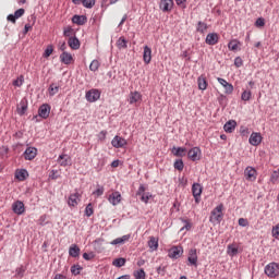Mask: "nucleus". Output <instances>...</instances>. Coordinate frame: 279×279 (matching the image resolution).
Instances as JSON below:
<instances>
[{
    "mask_svg": "<svg viewBox=\"0 0 279 279\" xmlns=\"http://www.w3.org/2000/svg\"><path fill=\"white\" fill-rule=\"evenodd\" d=\"M82 271V266L80 265H74L71 267V272L73 276H80V272Z\"/></svg>",
    "mask_w": 279,
    "mask_h": 279,
    "instance_id": "nucleus-43",
    "label": "nucleus"
},
{
    "mask_svg": "<svg viewBox=\"0 0 279 279\" xmlns=\"http://www.w3.org/2000/svg\"><path fill=\"white\" fill-rule=\"evenodd\" d=\"M57 161L61 167H69L71 165V156L66 154L60 155Z\"/></svg>",
    "mask_w": 279,
    "mask_h": 279,
    "instance_id": "nucleus-18",
    "label": "nucleus"
},
{
    "mask_svg": "<svg viewBox=\"0 0 279 279\" xmlns=\"http://www.w3.org/2000/svg\"><path fill=\"white\" fill-rule=\"evenodd\" d=\"M222 219H223V205L220 204L216 208H214V210L211 211L209 221L211 223H221Z\"/></svg>",
    "mask_w": 279,
    "mask_h": 279,
    "instance_id": "nucleus-1",
    "label": "nucleus"
},
{
    "mask_svg": "<svg viewBox=\"0 0 279 279\" xmlns=\"http://www.w3.org/2000/svg\"><path fill=\"white\" fill-rule=\"evenodd\" d=\"M23 14H25V9H19L14 12L15 19H21V16H23Z\"/></svg>",
    "mask_w": 279,
    "mask_h": 279,
    "instance_id": "nucleus-53",
    "label": "nucleus"
},
{
    "mask_svg": "<svg viewBox=\"0 0 279 279\" xmlns=\"http://www.w3.org/2000/svg\"><path fill=\"white\" fill-rule=\"evenodd\" d=\"M197 84H198L199 90H206V88H208V82L206 81V76L204 75H201L197 78Z\"/></svg>",
    "mask_w": 279,
    "mask_h": 279,
    "instance_id": "nucleus-27",
    "label": "nucleus"
},
{
    "mask_svg": "<svg viewBox=\"0 0 279 279\" xmlns=\"http://www.w3.org/2000/svg\"><path fill=\"white\" fill-rule=\"evenodd\" d=\"M206 45H217L219 43V35L217 33H209L205 39Z\"/></svg>",
    "mask_w": 279,
    "mask_h": 279,
    "instance_id": "nucleus-16",
    "label": "nucleus"
},
{
    "mask_svg": "<svg viewBox=\"0 0 279 279\" xmlns=\"http://www.w3.org/2000/svg\"><path fill=\"white\" fill-rule=\"evenodd\" d=\"M199 154H202V149L199 147H193L189 150L187 157L190 160H193L195 162L196 160H199Z\"/></svg>",
    "mask_w": 279,
    "mask_h": 279,
    "instance_id": "nucleus-11",
    "label": "nucleus"
},
{
    "mask_svg": "<svg viewBox=\"0 0 279 279\" xmlns=\"http://www.w3.org/2000/svg\"><path fill=\"white\" fill-rule=\"evenodd\" d=\"M68 45L71 49L77 50L80 49V39H77V37H70Z\"/></svg>",
    "mask_w": 279,
    "mask_h": 279,
    "instance_id": "nucleus-26",
    "label": "nucleus"
},
{
    "mask_svg": "<svg viewBox=\"0 0 279 279\" xmlns=\"http://www.w3.org/2000/svg\"><path fill=\"white\" fill-rule=\"evenodd\" d=\"M85 97H86L87 101L93 104L101 97V93H99L98 89H92L86 93Z\"/></svg>",
    "mask_w": 279,
    "mask_h": 279,
    "instance_id": "nucleus-5",
    "label": "nucleus"
},
{
    "mask_svg": "<svg viewBox=\"0 0 279 279\" xmlns=\"http://www.w3.org/2000/svg\"><path fill=\"white\" fill-rule=\"evenodd\" d=\"M29 29H32V24H25L24 34H27V32H29Z\"/></svg>",
    "mask_w": 279,
    "mask_h": 279,
    "instance_id": "nucleus-61",
    "label": "nucleus"
},
{
    "mask_svg": "<svg viewBox=\"0 0 279 279\" xmlns=\"http://www.w3.org/2000/svg\"><path fill=\"white\" fill-rule=\"evenodd\" d=\"M101 63L98 60H93L89 64V71H98Z\"/></svg>",
    "mask_w": 279,
    "mask_h": 279,
    "instance_id": "nucleus-39",
    "label": "nucleus"
},
{
    "mask_svg": "<svg viewBox=\"0 0 279 279\" xmlns=\"http://www.w3.org/2000/svg\"><path fill=\"white\" fill-rule=\"evenodd\" d=\"M53 279H66V276L58 274Z\"/></svg>",
    "mask_w": 279,
    "mask_h": 279,
    "instance_id": "nucleus-64",
    "label": "nucleus"
},
{
    "mask_svg": "<svg viewBox=\"0 0 279 279\" xmlns=\"http://www.w3.org/2000/svg\"><path fill=\"white\" fill-rule=\"evenodd\" d=\"M38 156V149L36 147H27L24 151L25 160H34Z\"/></svg>",
    "mask_w": 279,
    "mask_h": 279,
    "instance_id": "nucleus-9",
    "label": "nucleus"
},
{
    "mask_svg": "<svg viewBox=\"0 0 279 279\" xmlns=\"http://www.w3.org/2000/svg\"><path fill=\"white\" fill-rule=\"evenodd\" d=\"M109 203L112 204V206H118V204H121V193L113 192L109 195Z\"/></svg>",
    "mask_w": 279,
    "mask_h": 279,
    "instance_id": "nucleus-19",
    "label": "nucleus"
},
{
    "mask_svg": "<svg viewBox=\"0 0 279 279\" xmlns=\"http://www.w3.org/2000/svg\"><path fill=\"white\" fill-rule=\"evenodd\" d=\"M60 60L63 64H71L73 62V56L69 52H63L60 54Z\"/></svg>",
    "mask_w": 279,
    "mask_h": 279,
    "instance_id": "nucleus-25",
    "label": "nucleus"
},
{
    "mask_svg": "<svg viewBox=\"0 0 279 279\" xmlns=\"http://www.w3.org/2000/svg\"><path fill=\"white\" fill-rule=\"evenodd\" d=\"M234 65L239 69L241 66H243V59H241V57H238L234 59Z\"/></svg>",
    "mask_w": 279,
    "mask_h": 279,
    "instance_id": "nucleus-55",
    "label": "nucleus"
},
{
    "mask_svg": "<svg viewBox=\"0 0 279 279\" xmlns=\"http://www.w3.org/2000/svg\"><path fill=\"white\" fill-rule=\"evenodd\" d=\"M72 23L75 25H85L86 24V16L84 15H74L72 17Z\"/></svg>",
    "mask_w": 279,
    "mask_h": 279,
    "instance_id": "nucleus-29",
    "label": "nucleus"
},
{
    "mask_svg": "<svg viewBox=\"0 0 279 279\" xmlns=\"http://www.w3.org/2000/svg\"><path fill=\"white\" fill-rule=\"evenodd\" d=\"M174 169H177V171H183L184 170V161H182V159L175 160Z\"/></svg>",
    "mask_w": 279,
    "mask_h": 279,
    "instance_id": "nucleus-37",
    "label": "nucleus"
},
{
    "mask_svg": "<svg viewBox=\"0 0 279 279\" xmlns=\"http://www.w3.org/2000/svg\"><path fill=\"white\" fill-rule=\"evenodd\" d=\"M125 21H128V15H123L121 22L119 23V27H121V25H123V23H125Z\"/></svg>",
    "mask_w": 279,
    "mask_h": 279,
    "instance_id": "nucleus-63",
    "label": "nucleus"
},
{
    "mask_svg": "<svg viewBox=\"0 0 279 279\" xmlns=\"http://www.w3.org/2000/svg\"><path fill=\"white\" fill-rule=\"evenodd\" d=\"M8 21H10L11 23H16V15L14 14H9L7 17Z\"/></svg>",
    "mask_w": 279,
    "mask_h": 279,
    "instance_id": "nucleus-58",
    "label": "nucleus"
},
{
    "mask_svg": "<svg viewBox=\"0 0 279 279\" xmlns=\"http://www.w3.org/2000/svg\"><path fill=\"white\" fill-rule=\"evenodd\" d=\"M71 32H73L72 28H65V29L63 31V36H65V37L71 36Z\"/></svg>",
    "mask_w": 279,
    "mask_h": 279,
    "instance_id": "nucleus-60",
    "label": "nucleus"
},
{
    "mask_svg": "<svg viewBox=\"0 0 279 279\" xmlns=\"http://www.w3.org/2000/svg\"><path fill=\"white\" fill-rule=\"evenodd\" d=\"M77 199H80V193H74L69 196L68 204L69 206L75 207L77 206Z\"/></svg>",
    "mask_w": 279,
    "mask_h": 279,
    "instance_id": "nucleus-28",
    "label": "nucleus"
},
{
    "mask_svg": "<svg viewBox=\"0 0 279 279\" xmlns=\"http://www.w3.org/2000/svg\"><path fill=\"white\" fill-rule=\"evenodd\" d=\"M244 175H245L246 180H248L250 182H254V180H256V169H254L252 167H247L244 170Z\"/></svg>",
    "mask_w": 279,
    "mask_h": 279,
    "instance_id": "nucleus-15",
    "label": "nucleus"
},
{
    "mask_svg": "<svg viewBox=\"0 0 279 279\" xmlns=\"http://www.w3.org/2000/svg\"><path fill=\"white\" fill-rule=\"evenodd\" d=\"M13 86H17V87L23 86V76H20L19 78H16V80L13 82Z\"/></svg>",
    "mask_w": 279,
    "mask_h": 279,
    "instance_id": "nucleus-56",
    "label": "nucleus"
},
{
    "mask_svg": "<svg viewBox=\"0 0 279 279\" xmlns=\"http://www.w3.org/2000/svg\"><path fill=\"white\" fill-rule=\"evenodd\" d=\"M94 257H95V255H93V253H90V254L84 253V254H83V258H84L85 260H90V259H93Z\"/></svg>",
    "mask_w": 279,
    "mask_h": 279,
    "instance_id": "nucleus-57",
    "label": "nucleus"
},
{
    "mask_svg": "<svg viewBox=\"0 0 279 279\" xmlns=\"http://www.w3.org/2000/svg\"><path fill=\"white\" fill-rule=\"evenodd\" d=\"M16 110H17V114H20V117H23V114H25V112H27V98H23L20 101Z\"/></svg>",
    "mask_w": 279,
    "mask_h": 279,
    "instance_id": "nucleus-17",
    "label": "nucleus"
},
{
    "mask_svg": "<svg viewBox=\"0 0 279 279\" xmlns=\"http://www.w3.org/2000/svg\"><path fill=\"white\" fill-rule=\"evenodd\" d=\"M50 113H51V107L47 104L41 105L38 109V114L41 119H49Z\"/></svg>",
    "mask_w": 279,
    "mask_h": 279,
    "instance_id": "nucleus-7",
    "label": "nucleus"
},
{
    "mask_svg": "<svg viewBox=\"0 0 279 279\" xmlns=\"http://www.w3.org/2000/svg\"><path fill=\"white\" fill-rule=\"evenodd\" d=\"M173 156H177L179 158H184L186 156V148L184 147H173L172 148Z\"/></svg>",
    "mask_w": 279,
    "mask_h": 279,
    "instance_id": "nucleus-24",
    "label": "nucleus"
},
{
    "mask_svg": "<svg viewBox=\"0 0 279 279\" xmlns=\"http://www.w3.org/2000/svg\"><path fill=\"white\" fill-rule=\"evenodd\" d=\"M239 45L240 43L238 40H231L228 45V48L230 51H236V49H239Z\"/></svg>",
    "mask_w": 279,
    "mask_h": 279,
    "instance_id": "nucleus-40",
    "label": "nucleus"
},
{
    "mask_svg": "<svg viewBox=\"0 0 279 279\" xmlns=\"http://www.w3.org/2000/svg\"><path fill=\"white\" fill-rule=\"evenodd\" d=\"M58 90H60V87L50 85L49 93L51 96L57 95Z\"/></svg>",
    "mask_w": 279,
    "mask_h": 279,
    "instance_id": "nucleus-51",
    "label": "nucleus"
},
{
    "mask_svg": "<svg viewBox=\"0 0 279 279\" xmlns=\"http://www.w3.org/2000/svg\"><path fill=\"white\" fill-rule=\"evenodd\" d=\"M223 130H225V132H227L228 134H232L233 130H236V121H234V120H229V121L226 122V124L223 125Z\"/></svg>",
    "mask_w": 279,
    "mask_h": 279,
    "instance_id": "nucleus-22",
    "label": "nucleus"
},
{
    "mask_svg": "<svg viewBox=\"0 0 279 279\" xmlns=\"http://www.w3.org/2000/svg\"><path fill=\"white\" fill-rule=\"evenodd\" d=\"M148 247L151 250V252H156L158 250V239L150 236Z\"/></svg>",
    "mask_w": 279,
    "mask_h": 279,
    "instance_id": "nucleus-33",
    "label": "nucleus"
},
{
    "mask_svg": "<svg viewBox=\"0 0 279 279\" xmlns=\"http://www.w3.org/2000/svg\"><path fill=\"white\" fill-rule=\"evenodd\" d=\"M265 274L268 278H278L279 276V264L276 262L269 263L265 267Z\"/></svg>",
    "mask_w": 279,
    "mask_h": 279,
    "instance_id": "nucleus-2",
    "label": "nucleus"
},
{
    "mask_svg": "<svg viewBox=\"0 0 279 279\" xmlns=\"http://www.w3.org/2000/svg\"><path fill=\"white\" fill-rule=\"evenodd\" d=\"M242 101H250L252 99V92L251 90H244L241 96Z\"/></svg>",
    "mask_w": 279,
    "mask_h": 279,
    "instance_id": "nucleus-41",
    "label": "nucleus"
},
{
    "mask_svg": "<svg viewBox=\"0 0 279 279\" xmlns=\"http://www.w3.org/2000/svg\"><path fill=\"white\" fill-rule=\"evenodd\" d=\"M15 178L20 180V182H23L27 178V170L22 169L15 173Z\"/></svg>",
    "mask_w": 279,
    "mask_h": 279,
    "instance_id": "nucleus-34",
    "label": "nucleus"
},
{
    "mask_svg": "<svg viewBox=\"0 0 279 279\" xmlns=\"http://www.w3.org/2000/svg\"><path fill=\"white\" fill-rule=\"evenodd\" d=\"M279 180V170H275L272 173H271V177H270V182L272 184H276V182H278Z\"/></svg>",
    "mask_w": 279,
    "mask_h": 279,
    "instance_id": "nucleus-44",
    "label": "nucleus"
},
{
    "mask_svg": "<svg viewBox=\"0 0 279 279\" xmlns=\"http://www.w3.org/2000/svg\"><path fill=\"white\" fill-rule=\"evenodd\" d=\"M262 141L263 136H260V133H252L248 140L250 144L254 145L255 147L260 145Z\"/></svg>",
    "mask_w": 279,
    "mask_h": 279,
    "instance_id": "nucleus-20",
    "label": "nucleus"
},
{
    "mask_svg": "<svg viewBox=\"0 0 279 279\" xmlns=\"http://www.w3.org/2000/svg\"><path fill=\"white\" fill-rule=\"evenodd\" d=\"M112 265H114V267H123L125 265V258H117L113 260Z\"/></svg>",
    "mask_w": 279,
    "mask_h": 279,
    "instance_id": "nucleus-42",
    "label": "nucleus"
},
{
    "mask_svg": "<svg viewBox=\"0 0 279 279\" xmlns=\"http://www.w3.org/2000/svg\"><path fill=\"white\" fill-rule=\"evenodd\" d=\"M118 49H128V40L124 37H120L117 41Z\"/></svg>",
    "mask_w": 279,
    "mask_h": 279,
    "instance_id": "nucleus-35",
    "label": "nucleus"
},
{
    "mask_svg": "<svg viewBox=\"0 0 279 279\" xmlns=\"http://www.w3.org/2000/svg\"><path fill=\"white\" fill-rule=\"evenodd\" d=\"M12 210L15 213V215H23L25 213V204H23L21 201H17L13 203Z\"/></svg>",
    "mask_w": 279,
    "mask_h": 279,
    "instance_id": "nucleus-14",
    "label": "nucleus"
},
{
    "mask_svg": "<svg viewBox=\"0 0 279 279\" xmlns=\"http://www.w3.org/2000/svg\"><path fill=\"white\" fill-rule=\"evenodd\" d=\"M143 99V95L138 92H131L129 95V104H138Z\"/></svg>",
    "mask_w": 279,
    "mask_h": 279,
    "instance_id": "nucleus-21",
    "label": "nucleus"
},
{
    "mask_svg": "<svg viewBox=\"0 0 279 279\" xmlns=\"http://www.w3.org/2000/svg\"><path fill=\"white\" fill-rule=\"evenodd\" d=\"M218 82L219 84H221V86H223L227 95H232V93L234 92V86H232V84L228 83V81L221 77H218Z\"/></svg>",
    "mask_w": 279,
    "mask_h": 279,
    "instance_id": "nucleus-12",
    "label": "nucleus"
},
{
    "mask_svg": "<svg viewBox=\"0 0 279 279\" xmlns=\"http://www.w3.org/2000/svg\"><path fill=\"white\" fill-rule=\"evenodd\" d=\"M82 3L84 8L90 9L95 5V0H83Z\"/></svg>",
    "mask_w": 279,
    "mask_h": 279,
    "instance_id": "nucleus-45",
    "label": "nucleus"
},
{
    "mask_svg": "<svg viewBox=\"0 0 279 279\" xmlns=\"http://www.w3.org/2000/svg\"><path fill=\"white\" fill-rule=\"evenodd\" d=\"M239 226H241L242 228H246V226L250 225V222L247 221V219L245 218H240L238 221Z\"/></svg>",
    "mask_w": 279,
    "mask_h": 279,
    "instance_id": "nucleus-52",
    "label": "nucleus"
},
{
    "mask_svg": "<svg viewBox=\"0 0 279 279\" xmlns=\"http://www.w3.org/2000/svg\"><path fill=\"white\" fill-rule=\"evenodd\" d=\"M227 254L229 256H236L239 254V247L235 244H229L227 246Z\"/></svg>",
    "mask_w": 279,
    "mask_h": 279,
    "instance_id": "nucleus-31",
    "label": "nucleus"
},
{
    "mask_svg": "<svg viewBox=\"0 0 279 279\" xmlns=\"http://www.w3.org/2000/svg\"><path fill=\"white\" fill-rule=\"evenodd\" d=\"M143 60L145 64L151 62V48H149V46H144Z\"/></svg>",
    "mask_w": 279,
    "mask_h": 279,
    "instance_id": "nucleus-23",
    "label": "nucleus"
},
{
    "mask_svg": "<svg viewBox=\"0 0 279 279\" xmlns=\"http://www.w3.org/2000/svg\"><path fill=\"white\" fill-rule=\"evenodd\" d=\"M94 210H93V204H88L85 208V215L86 217H92Z\"/></svg>",
    "mask_w": 279,
    "mask_h": 279,
    "instance_id": "nucleus-46",
    "label": "nucleus"
},
{
    "mask_svg": "<svg viewBox=\"0 0 279 279\" xmlns=\"http://www.w3.org/2000/svg\"><path fill=\"white\" fill-rule=\"evenodd\" d=\"M145 191H147V187H145V185L141 184L136 195H138L141 197V202H143L144 204H148L149 199H151V194L150 193H146Z\"/></svg>",
    "mask_w": 279,
    "mask_h": 279,
    "instance_id": "nucleus-3",
    "label": "nucleus"
},
{
    "mask_svg": "<svg viewBox=\"0 0 279 279\" xmlns=\"http://www.w3.org/2000/svg\"><path fill=\"white\" fill-rule=\"evenodd\" d=\"M126 241H130V234L114 239L111 241V245H123V243H126Z\"/></svg>",
    "mask_w": 279,
    "mask_h": 279,
    "instance_id": "nucleus-30",
    "label": "nucleus"
},
{
    "mask_svg": "<svg viewBox=\"0 0 279 279\" xmlns=\"http://www.w3.org/2000/svg\"><path fill=\"white\" fill-rule=\"evenodd\" d=\"M93 195L101 197V195H104V186L98 187L95 192H93Z\"/></svg>",
    "mask_w": 279,
    "mask_h": 279,
    "instance_id": "nucleus-54",
    "label": "nucleus"
},
{
    "mask_svg": "<svg viewBox=\"0 0 279 279\" xmlns=\"http://www.w3.org/2000/svg\"><path fill=\"white\" fill-rule=\"evenodd\" d=\"M202 191H203L202 184L194 183L192 185V193L196 204H199V197H202Z\"/></svg>",
    "mask_w": 279,
    "mask_h": 279,
    "instance_id": "nucleus-4",
    "label": "nucleus"
},
{
    "mask_svg": "<svg viewBox=\"0 0 279 279\" xmlns=\"http://www.w3.org/2000/svg\"><path fill=\"white\" fill-rule=\"evenodd\" d=\"M256 27H265V19L258 17L255 22Z\"/></svg>",
    "mask_w": 279,
    "mask_h": 279,
    "instance_id": "nucleus-50",
    "label": "nucleus"
},
{
    "mask_svg": "<svg viewBox=\"0 0 279 279\" xmlns=\"http://www.w3.org/2000/svg\"><path fill=\"white\" fill-rule=\"evenodd\" d=\"M159 8L163 12H171L173 10V0H160Z\"/></svg>",
    "mask_w": 279,
    "mask_h": 279,
    "instance_id": "nucleus-13",
    "label": "nucleus"
},
{
    "mask_svg": "<svg viewBox=\"0 0 279 279\" xmlns=\"http://www.w3.org/2000/svg\"><path fill=\"white\" fill-rule=\"evenodd\" d=\"M119 160H113L112 162H111V167H113V169H117V167H119Z\"/></svg>",
    "mask_w": 279,
    "mask_h": 279,
    "instance_id": "nucleus-62",
    "label": "nucleus"
},
{
    "mask_svg": "<svg viewBox=\"0 0 279 279\" xmlns=\"http://www.w3.org/2000/svg\"><path fill=\"white\" fill-rule=\"evenodd\" d=\"M271 233H272L274 239H279V223L276 225L275 227H272Z\"/></svg>",
    "mask_w": 279,
    "mask_h": 279,
    "instance_id": "nucleus-47",
    "label": "nucleus"
},
{
    "mask_svg": "<svg viewBox=\"0 0 279 279\" xmlns=\"http://www.w3.org/2000/svg\"><path fill=\"white\" fill-rule=\"evenodd\" d=\"M69 254L72 258H77V256H80V246H77V244L70 246Z\"/></svg>",
    "mask_w": 279,
    "mask_h": 279,
    "instance_id": "nucleus-32",
    "label": "nucleus"
},
{
    "mask_svg": "<svg viewBox=\"0 0 279 279\" xmlns=\"http://www.w3.org/2000/svg\"><path fill=\"white\" fill-rule=\"evenodd\" d=\"M53 53V46H48L45 50L44 58H49Z\"/></svg>",
    "mask_w": 279,
    "mask_h": 279,
    "instance_id": "nucleus-48",
    "label": "nucleus"
},
{
    "mask_svg": "<svg viewBox=\"0 0 279 279\" xmlns=\"http://www.w3.org/2000/svg\"><path fill=\"white\" fill-rule=\"evenodd\" d=\"M165 266H159L158 268H157V274H159L160 276H165Z\"/></svg>",
    "mask_w": 279,
    "mask_h": 279,
    "instance_id": "nucleus-59",
    "label": "nucleus"
},
{
    "mask_svg": "<svg viewBox=\"0 0 279 279\" xmlns=\"http://www.w3.org/2000/svg\"><path fill=\"white\" fill-rule=\"evenodd\" d=\"M206 29H208V24H206L204 22H198L197 27H196V32H199L201 34H204V32H206Z\"/></svg>",
    "mask_w": 279,
    "mask_h": 279,
    "instance_id": "nucleus-36",
    "label": "nucleus"
},
{
    "mask_svg": "<svg viewBox=\"0 0 279 279\" xmlns=\"http://www.w3.org/2000/svg\"><path fill=\"white\" fill-rule=\"evenodd\" d=\"M24 274H25V268H23V267L16 268L15 276L17 278H23Z\"/></svg>",
    "mask_w": 279,
    "mask_h": 279,
    "instance_id": "nucleus-49",
    "label": "nucleus"
},
{
    "mask_svg": "<svg viewBox=\"0 0 279 279\" xmlns=\"http://www.w3.org/2000/svg\"><path fill=\"white\" fill-rule=\"evenodd\" d=\"M189 265L197 267V248H191L187 255Z\"/></svg>",
    "mask_w": 279,
    "mask_h": 279,
    "instance_id": "nucleus-8",
    "label": "nucleus"
},
{
    "mask_svg": "<svg viewBox=\"0 0 279 279\" xmlns=\"http://www.w3.org/2000/svg\"><path fill=\"white\" fill-rule=\"evenodd\" d=\"M112 147H116V149H119L121 147H124L128 145V141L119 135H116L113 140L111 141Z\"/></svg>",
    "mask_w": 279,
    "mask_h": 279,
    "instance_id": "nucleus-6",
    "label": "nucleus"
},
{
    "mask_svg": "<svg viewBox=\"0 0 279 279\" xmlns=\"http://www.w3.org/2000/svg\"><path fill=\"white\" fill-rule=\"evenodd\" d=\"M184 250L182 248V246H173L169 250L168 256L170 258H180V256H182Z\"/></svg>",
    "mask_w": 279,
    "mask_h": 279,
    "instance_id": "nucleus-10",
    "label": "nucleus"
},
{
    "mask_svg": "<svg viewBox=\"0 0 279 279\" xmlns=\"http://www.w3.org/2000/svg\"><path fill=\"white\" fill-rule=\"evenodd\" d=\"M146 277H147V275L145 274L144 269H140V270L134 272V278L135 279H145Z\"/></svg>",
    "mask_w": 279,
    "mask_h": 279,
    "instance_id": "nucleus-38",
    "label": "nucleus"
}]
</instances>
